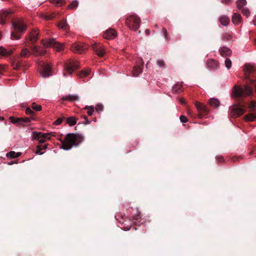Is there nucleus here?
Masks as SVG:
<instances>
[{
	"label": "nucleus",
	"instance_id": "1a4fd4ad",
	"mask_svg": "<svg viewBox=\"0 0 256 256\" xmlns=\"http://www.w3.org/2000/svg\"><path fill=\"white\" fill-rule=\"evenodd\" d=\"M126 24L131 30H136L139 28L140 18L138 17H127Z\"/></svg>",
	"mask_w": 256,
	"mask_h": 256
},
{
	"label": "nucleus",
	"instance_id": "79ce46f5",
	"mask_svg": "<svg viewBox=\"0 0 256 256\" xmlns=\"http://www.w3.org/2000/svg\"><path fill=\"white\" fill-rule=\"evenodd\" d=\"M95 110L98 112H102L104 110V106L101 104H98L96 106Z\"/></svg>",
	"mask_w": 256,
	"mask_h": 256
},
{
	"label": "nucleus",
	"instance_id": "c85d7f7f",
	"mask_svg": "<svg viewBox=\"0 0 256 256\" xmlns=\"http://www.w3.org/2000/svg\"><path fill=\"white\" fill-rule=\"evenodd\" d=\"M172 92L174 94H178L182 92V85L177 84L172 87Z\"/></svg>",
	"mask_w": 256,
	"mask_h": 256
},
{
	"label": "nucleus",
	"instance_id": "20e7f679",
	"mask_svg": "<svg viewBox=\"0 0 256 256\" xmlns=\"http://www.w3.org/2000/svg\"><path fill=\"white\" fill-rule=\"evenodd\" d=\"M50 136H53L52 133H42L40 132H34L32 133L33 139L38 140L40 144L38 145L37 148L36 150V154H42L43 152L42 150L46 149L48 144H43L46 142V140H50Z\"/></svg>",
	"mask_w": 256,
	"mask_h": 256
},
{
	"label": "nucleus",
	"instance_id": "5fc2aeb1",
	"mask_svg": "<svg viewBox=\"0 0 256 256\" xmlns=\"http://www.w3.org/2000/svg\"><path fill=\"white\" fill-rule=\"evenodd\" d=\"M180 102L181 104H184V99H180Z\"/></svg>",
	"mask_w": 256,
	"mask_h": 256
},
{
	"label": "nucleus",
	"instance_id": "13d9d810",
	"mask_svg": "<svg viewBox=\"0 0 256 256\" xmlns=\"http://www.w3.org/2000/svg\"><path fill=\"white\" fill-rule=\"evenodd\" d=\"M46 20H51V18H50V17H46Z\"/></svg>",
	"mask_w": 256,
	"mask_h": 256
},
{
	"label": "nucleus",
	"instance_id": "e2e57ef3",
	"mask_svg": "<svg viewBox=\"0 0 256 256\" xmlns=\"http://www.w3.org/2000/svg\"><path fill=\"white\" fill-rule=\"evenodd\" d=\"M0 120H4V118L3 117H0Z\"/></svg>",
	"mask_w": 256,
	"mask_h": 256
},
{
	"label": "nucleus",
	"instance_id": "f3484780",
	"mask_svg": "<svg viewBox=\"0 0 256 256\" xmlns=\"http://www.w3.org/2000/svg\"><path fill=\"white\" fill-rule=\"evenodd\" d=\"M232 116H240L244 112H245V110H244L243 108L240 107H236L233 108L232 110Z\"/></svg>",
	"mask_w": 256,
	"mask_h": 256
},
{
	"label": "nucleus",
	"instance_id": "680f3d73",
	"mask_svg": "<svg viewBox=\"0 0 256 256\" xmlns=\"http://www.w3.org/2000/svg\"><path fill=\"white\" fill-rule=\"evenodd\" d=\"M154 27L158 28V24H155Z\"/></svg>",
	"mask_w": 256,
	"mask_h": 256
},
{
	"label": "nucleus",
	"instance_id": "8fccbe9b",
	"mask_svg": "<svg viewBox=\"0 0 256 256\" xmlns=\"http://www.w3.org/2000/svg\"><path fill=\"white\" fill-rule=\"evenodd\" d=\"M217 160H218L219 162H222L224 160V158L222 156L218 157Z\"/></svg>",
	"mask_w": 256,
	"mask_h": 256
},
{
	"label": "nucleus",
	"instance_id": "ddd939ff",
	"mask_svg": "<svg viewBox=\"0 0 256 256\" xmlns=\"http://www.w3.org/2000/svg\"><path fill=\"white\" fill-rule=\"evenodd\" d=\"M38 32L36 28H34L25 36V39L30 41V43L34 44L38 41Z\"/></svg>",
	"mask_w": 256,
	"mask_h": 256
},
{
	"label": "nucleus",
	"instance_id": "0eeeda50",
	"mask_svg": "<svg viewBox=\"0 0 256 256\" xmlns=\"http://www.w3.org/2000/svg\"><path fill=\"white\" fill-rule=\"evenodd\" d=\"M41 44L45 48L52 47L57 52H60L64 49V45L60 43H58L54 38H50L48 40H41Z\"/></svg>",
	"mask_w": 256,
	"mask_h": 256
},
{
	"label": "nucleus",
	"instance_id": "864d4df0",
	"mask_svg": "<svg viewBox=\"0 0 256 256\" xmlns=\"http://www.w3.org/2000/svg\"><path fill=\"white\" fill-rule=\"evenodd\" d=\"M4 72V68L0 66V76L2 74V72Z\"/></svg>",
	"mask_w": 256,
	"mask_h": 256
},
{
	"label": "nucleus",
	"instance_id": "bb28decb",
	"mask_svg": "<svg viewBox=\"0 0 256 256\" xmlns=\"http://www.w3.org/2000/svg\"><path fill=\"white\" fill-rule=\"evenodd\" d=\"M50 2L52 3V4L58 6H60L62 4L66 3L65 0H49Z\"/></svg>",
	"mask_w": 256,
	"mask_h": 256
},
{
	"label": "nucleus",
	"instance_id": "a878e982",
	"mask_svg": "<svg viewBox=\"0 0 256 256\" xmlns=\"http://www.w3.org/2000/svg\"><path fill=\"white\" fill-rule=\"evenodd\" d=\"M245 119L248 121H254L256 120V114L251 112L245 116Z\"/></svg>",
	"mask_w": 256,
	"mask_h": 256
},
{
	"label": "nucleus",
	"instance_id": "3c124183",
	"mask_svg": "<svg viewBox=\"0 0 256 256\" xmlns=\"http://www.w3.org/2000/svg\"><path fill=\"white\" fill-rule=\"evenodd\" d=\"M145 33H146L147 36H149L150 34V30L148 29H146V30H145Z\"/></svg>",
	"mask_w": 256,
	"mask_h": 256
},
{
	"label": "nucleus",
	"instance_id": "dca6fc26",
	"mask_svg": "<svg viewBox=\"0 0 256 256\" xmlns=\"http://www.w3.org/2000/svg\"><path fill=\"white\" fill-rule=\"evenodd\" d=\"M31 50H32V54L36 56H44L46 54V50L42 48L35 46L31 47Z\"/></svg>",
	"mask_w": 256,
	"mask_h": 256
},
{
	"label": "nucleus",
	"instance_id": "f257e3e1",
	"mask_svg": "<svg viewBox=\"0 0 256 256\" xmlns=\"http://www.w3.org/2000/svg\"><path fill=\"white\" fill-rule=\"evenodd\" d=\"M253 70L254 68L252 66H250L248 64L245 65V78L247 80V82H246L244 86V87L235 86L233 88V94H234L235 97L241 98L250 96L253 94V90L251 86L249 85H252L254 86L256 92V80L251 79L250 78V75L252 73Z\"/></svg>",
	"mask_w": 256,
	"mask_h": 256
},
{
	"label": "nucleus",
	"instance_id": "72a5a7b5",
	"mask_svg": "<svg viewBox=\"0 0 256 256\" xmlns=\"http://www.w3.org/2000/svg\"><path fill=\"white\" fill-rule=\"evenodd\" d=\"M34 110H36L37 112H40L42 110V107L40 105H38L35 102H33L31 104V107L30 108Z\"/></svg>",
	"mask_w": 256,
	"mask_h": 256
},
{
	"label": "nucleus",
	"instance_id": "4be33fe9",
	"mask_svg": "<svg viewBox=\"0 0 256 256\" xmlns=\"http://www.w3.org/2000/svg\"><path fill=\"white\" fill-rule=\"evenodd\" d=\"M12 52L13 51L12 50H6L0 46V58L10 56Z\"/></svg>",
	"mask_w": 256,
	"mask_h": 256
},
{
	"label": "nucleus",
	"instance_id": "4468645a",
	"mask_svg": "<svg viewBox=\"0 0 256 256\" xmlns=\"http://www.w3.org/2000/svg\"><path fill=\"white\" fill-rule=\"evenodd\" d=\"M92 48L95 53L100 57H102L106 54L105 48L100 44L94 43L92 45Z\"/></svg>",
	"mask_w": 256,
	"mask_h": 256
},
{
	"label": "nucleus",
	"instance_id": "412c9836",
	"mask_svg": "<svg viewBox=\"0 0 256 256\" xmlns=\"http://www.w3.org/2000/svg\"><path fill=\"white\" fill-rule=\"evenodd\" d=\"M220 53L223 57H226L230 56L232 51L227 47H222L220 49Z\"/></svg>",
	"mask_w": 256,
	"mask_h": 256
},
{
	"label": "nucleus",
	"instance_id": "052dcab7",
	"mask_svg": "<svg viewBox=\"0 0 256 256\" xmlns=\"http://www.w3.org/2000/svg\"><path fill=\"white\" fill-rule=\"evenodd\" d=\"M233 16H240L237 14H234Z\"/></svg>",
	"mask_w": 256,
	"mask_h": 256
},
{
	"label": "nucleus",
	"instance_id": "c756f323",
	"mask_svg": "<svg viewBox=\"0 0 256 256\" xmlns=\"http://www.w3.org/2000/svg\"><path fill=\"white\" fill-rule=\"evenodd\" d=\"M236 4L238 9L240 10L245 7L246 4V0H238Z\"/></svg>",
	"mask_w": 256,
	"mask_h": 256
},
{
	"label": "nucleus",
	"instance_id": "393cba45",
	"mask_svg": "<svg viewBox=\"0 0 256 256\" xmlns=\"http://www.w3.org/2000/svg\"><path fill=\"white\" fill-rule=\"evenodd\" d=\"M66 120V124H69L70 126H72L76 123L77 119L74 116H70L64 118Z\"/></svg>",
	"mask_w": 256,
	"mask_h": 256
},
{
	"label": "nucleus",
	"instance_id": "37998d69",
	"mask_svg": "<svg viewBox=\"0 0 256 256\" xmlns=\"http://www.w3.org/2000/svg\"><path fill=\"white\" fill-rule=\"evenodd\" d=\"M157 64L158 66H159L160 67H162L163 68H165L164 62L163 60H158Z\"/></svg>",
	"mask_w": 256,
	"mask_h": 256
},
{
	"label": "nucleus",
	"instance_id": "4d7b16f0",
	"mask_svg": "<svg viewBox=\"0 0 256 256\" xmlns=\"http://www.w3.org/2000/svg\"><path fill=\"white\" fill-rule=\"evenodd\" d=\"M16 158H18V156H20V152H17V153H16Z\"/></svg>",
	"mask_w": 256,
	"mask_h": 256
},
{
	"label": "nucleus",
	"instance_id": "6e6552de",
	"mask_svg": "<svg viewBox=\"0 0 256 256\" xmlns=\"http://www.w3.org/2000/svg\"><path fill=\"white\" fill-rule=\"evenodd\" d=\"M88 46L84 43L80 42L73 43L71 46V50L72 52L76 54H82L86 52Z\"/></svg>",
	"mask_w": 256,
	"mask_h": 256
},
{
	"label": "nucleus",
	"instance_id": "6ab92c4d",
	"mask_svg": "<svg viewBox=\"0 0 256 256\" xmlns=\"http://www.w3.org/2000/svg\"><path fill=\"white\" fill-rule=\"evenodd\" d=\"M207 66L212 70L216 69L219 66V64L214 60H209L207 61Z\"/></svg>",
	"mask_w": 256,
	"mask_h": 256
},
{
	"label": "nucleus",
	"instance_id": "7c9ffc66",
	"mask_svg": "<svg viewBox=\"0 0 256 256\" xmlns=\"http://www.w3.org/2000/svg\"><path fill=\"white\" fill-rule=\"evenodd\" d=\"M90 70H82L81 72H79L78 74V76L80 78H84L88 76V74H90Z\"/></svg>",
	"mask_w": 256,
	"mask_h": 256
},
{
	"label": "nucleus",
	"instance_id": "9b49d317",
	"mask_svg": "<svg viewBox=\"0 0 256 256\" xmlns=\"http://www.w3.org/2000/svg\"><path fill=\"white\" fill-rule=\"evenodd\" d=\"M64 70L72 74L76 70L79 68V63L75 60H70L64 66Z\"/></svg>",
	"mask_w": 256,
	"mask_h": 256
},
{
	"label": "nucleus",
	"instance_id": "aec40b11",
	"mask_svg": "<svg viewBox=\"0 0 256 256\" xmlns=\"http://www.w3.org/2000/svg\"><path fill=\"white\" fill-rule=\"evenodd\" d=\"M80 100L79 96L76 95H67L65 96L62 98V100H67L69 102L78 101Z\"/></svg>",
	"mask_w": 256,
	"mask_h": 256
},
{
	"label": "nucleus",
	"instance_id": "9d476101",
	"mask_svg": "<svg viewBox=\"0 0 256 256\" xmlns=\"http://www.w3.org/2000/svg\"><path fill=\"white\" fill-rule=\"evenodd\" d=\"M38 68L41 76L44 78L50 76L52 74L51 67L48 64H45L43 62H38Z\"/></svg>",
	"mask_w": 256,
	"mask_h": 256
},
{
	"label": "nucleus",
	"instance_id": "bf43d9fd",
	"mask_svg": "<svg viewBox=\"0 0 256 256\" xmlns=\"http://www.w3.org/2000/svg\"><path fill=\"white\" fill-rule=\"evenodd\" d=\"M254 44H255V46H256V38H254Z\"/></svg>",
	"mask_w": 256,
	"mask_h": 256
},
{
	"label": "nucleus",
	"instance_id": "6e6d98bb",
	"mask_svg": "<svg viewBox=\"0 0 256 256\" xmlns=\"http://www.w3.org/2000/svg\"><path fill=\"white\" fill-rule=\"evenodd\" d=\"M253 23L254 25L256 26V18L253 20Z\"/></svg>",
	"mask_w": 256,
	"mask_h": 256
},
{
	"label": "nucleus",
	"instance_id": "58836bf2",
	"mask_svg": "<svg viewBox=\"0 0 256 256\" xmlns=\"http://www.w3.org/2000/svg\"><path fill=\"white\" fill-rule=\"evenodd\" d=\"M224 64L225 66H226V68L229 69L231 67V64H232V62H231L230 58H226V60H225Z\"/></svg>",
	"mask_w": 256,
	"mask_h": 256
},
{
	"label": "nucleus",
	"instance_id": "5701e85b",
	"mask_svg": "<svg viewBox=\"0 0 256 256\" xmlns=\"http://www.w3.org/2000/svg\"><path fill=\"white\" fill-rule=\"evenodd\" d=\"M57 26L66 31H68L69 30V26L67 24L66 20H63L59 22L58 24H57Z\"/></svg>",
	"mask_w": 256,
	"mask_h": 256
},
{
	"label": "nucleus",
	"instance_id": "a211bd4d",
	"mask_svg": "<svg viewBox=\"0 0 256 256\" xmlns=\"http://www.w3.org/2000/svg\"><path fill=\"white\" fill-rule=\"evenodd\" d=\"M142 63L140 62L139 64H136L134 66L133 68V70H132V72H133V75L134 76H136L140 74L142 72Z\"/></svg>",
	"mask_w": 256,
	"mask_h": 256
},
{
	"label": "nucleus",
	"instance_id": "2f4dec72",
	"mask_svg": "<svg viewBox=\"0 0 256 256\" xmlns=\"http://www.w3.org/2000/svg\"><path fill=\"white\" fill-rule=\"evenodd\" d=\"M84 110H87V114L88 116H91L92 115L93 112H94V108L93 106H86L84 108Z\"/></svg>",
	"mask_w": 256,
	"mask_h": 256
},
{
	"label": "nucleus",
	"instance_id": "ea45409f",
	"mask_svg": "<svg viewBox=\"0 0 256 256\" xmlns=\"http://www.w3.org/2000/svg\"><path fill=\"white\" fill-rule=\"evenodd\" d=\"M64 118H65L64 117H62V118H57L56 120L54 122V124H56V125L60 124L62 122V121L64 120Z\"/></svg>",
	"mask_w": 256,
	"mask_h": 256
},
{
	"label": "nucleus",
	"instance_id": "f8f14e48",
	"mask_svg": "<svg viewBox=\"0 0 256 256\" xmlns=\"http://www.w3.org/2000/svg\"><path fill=\"white\" fill-rule=\"evenodd\" d=\"M195 106L197 110H198L200 118H202L208 114L209 110L204 104L196 102Z\"/></svg>",
	"mask_w": 256,
	"mask_h": 256
},
{
	"label": "nucleus",
	"instance_id": "c03bdc74",
	"mask_svg": "<svg viewBox=\"0 0 256 256\" xmlns=\"http://www.w3.org/2000/svg\"><path fill=\"white\" fill-rule=\"evenodd\" d=\"M256 104L254 102H251L250 106H249V108H250L251 111L253 112L254 110V108H256Z\"/></svg>",
	"mask_w": 256,
	"mask_h": 256
},
{
	"label": "nucleus",
	"instance_id": "a18cd8bd",
	"mask_svg": "<svg viewBox=\"0 0 256 256\" xmlns=\"http://www.w3.org/2000/svg\"><path fill=\"white\" fill-rule=\"evenodd\" d=\"M180 120L181 122H188V118L184 116H180Z\"/></svg>",
	"mask_w": 256,
	"mask_h": 256
},
{
	"label": "nucleus",
	"instance_id": "39448f33",
	"mask_svg": "<svg viewBox=\"0 0 256 256\" xmlns=\"http://www.w3.org/2000/svg\"><path fill=\"white\" fill-rule=\"evenodd\" d=\"M31 54L30 52L26 48H24L22 50L20 55H18L14 57V59L12 60V68L14 70H18L22 66V62L20 60V58H28Z\"/></svg>",
	"mask_w": 256,
	"mask_h": 256
},
{
	"label": "nucleus",
	"instance_id": "423d86ee",
	"mask_svg": "<svg viewBox=\"0 0 256 256\" xmlns=\"http://www.w3.org/2000/svg\"><path fill=\"white\" fill-rule=\"evenodd\" d=\"M25 112L26 114H29L31 116L30 117L22 118H15L11 116L10 117V120H11V122L14 124L24 126L26 124L30 122L31 120H34V118L32 115L34 114V112L32 110H31L30 108H27L26 110H25Z\"/></svg>",
	"mask_w": 256,
	"mask_h": 256
},
{
	"label": "nucleus",
	"instance_id": "4c0bfd02",
	"mask_svg": "<svg viewBox=\"0 0 256 256\" xmlns=\"http://www.w3.org/2000/svg\"><path fill=\"white\" fill-rule=\"evenodd\" d=\"M6 156L10 158H16V154L15 152L12 151L7 153Z\"/></svg>",
	"mask_w": 256,
	"mask_h": 256
},
{
	"label": "nucleus",
	"instance_id": "de8ad7c7",
	"mask_svg": "<svg viewBox=\"0 0 256 256\" xmlns=\"http://www.w3.org/2000/svg\"><path fill=\"white\" fill-rule=\"evenodd\" d=\"M3 17L0 18V24H6V20Z\"/></svg>",
	"mask_w": 256,
	"mask_h": 256
},
{
	"label": "nucleus",
	"instance_id": "7ed1b4c3",
	"mask_svg": "<svg viewBox=\"0 0 256 256\" xmlns=\"http://www.w3.org/2000/svg\"><path fill=\"white\" fill-rule=\"evenodd\" d=\"M84 140L82 135L69 133L64 137V139L61 140L62 148L64 150H69L73 146H76L81 143Z\"/></svg>",
	"mask_w": 256,
	"mask_h": 256
},
{
	"label": "nucleus",
	"instance_id": "e433bc0d",
	"mask_svg": "<svg viewBox=\"0 0 256 256\" xmlns=\"http://www.w3.org/2000/svg\"><path fill=\"white\" fill-rule=\"evenodd\" d=\"M240 10H242V14L245 16H248L250 14V12L249 10L246 7L240 9Z\"/></svg>",
	"mask_w": 256,
	"mask_h": 256
},
{
	"label": "nucleus",
	"instance_id": "c9c22d12",
	"mask_svg": "<svg viewBox=\"0 0 256 256\" xmlns=\"http://www.w3.org/2000/svg\"><path fill=\"white\" fill-rule=\"evenodd\" d=\"M241 17H232V22L236 25L240 24L241 22Z\"/></svg>",
	"mask_w": 256,
	"mask_h": 256
},
{
	"label": "nucleus",
	"instance_id": "0e129e2a",
	"mask_svg": "<svg viewBox=\"0 0 256 256\" xmlns=\"http://www.w3.org/2000/svg\"><path fill=\"white\" fill-rule=\"evenodd\" d=\"M188 114H191V112L190 110H188Z\"/></svg>",
	"mask_w": 256,
	"mask_h": 256
},
{
	"label": "nucleus",
	"instance_id": "cd10ccee",
	"mask_svg": "<svg viewBox=\"0 0 256 256\" xmlns=\"http://www.w3.org/2000/svg\"><path fill=\"white\" fill-rule=\"evenodd\" d=\"M219 22L224 26H226L230 22V18L228 17H220Z\"/></svg>",
	"mask_w": 256,
	"mask_h": 256
},
{
	"label": "nucleus",
	"instance_id": "b1692460",
	"mask_svg": "<svg viewBox=\"0 0 256 256\" xmlns=\"http://www.w3.org/2000/svg\"><path fill=\"white\" fill-rule=\"evenodd\" d=\"M208 104L210 106L214 108H216L220 106V102L218 100L214 98L209 100Z\"/></svg>",
	"mask_w": 256,
	"mask_h": 256
},
{
	"label": "nucleus",
	"instance_id": "f704fd0d",
	"mask_svg": "<svg viewBox=\"0 0 256 256\" xmlns=\"http://www.w3.org/2000/svg\"><path fill=\"white\" fill-rule=\"evenodd\" d=\"M140 213H138L136 214L134 216V223L136 224V225L139 226L140 222Z\"/></svg>",
	"mask_w": 256,
	"mask_h": 256
},
{
	"label": "nucleus",
	"instance_id": "2eb2a0df",
	"mask_svg": "<svg viewBox=\"0 0 256 256\" xmlns=\"http://www.w3.org/2000/svg\"><path fill=\"white\" fill-rule=\"evenodd\" d=\"M116 30L112 28H110L104 32L103 38L108 40H112L116 38Z\"/></svg>",
	"mask_w": 256,
	"mask_h": 256
},
{
	"label": "nucleus",
	"instance_id": "473e14b6",
	"mask_svg": "<svg viewBox=\"0 0 256 256\" xmlns=\"http://www.w3.org/2000/svg\"><path fill=\"white\" fill-rule=\"evenodd\" d=\"M78 2L76 0H73L70 4L68 6V9L73 10L78 7Z\"/></svg>",
	"mask_w": 256,
	"mask_h": 256
},
{
	"label": "nucleus",
	"instance_id": "603ef678",
	"mask_svg": "<svg viewBox=\"0 0 256 256\" xmlns=\"http://www.w3.org/2000/svg\"><path fill=\"white\" fill-rule=\"evenodd\" d=\"M231 1V0H222V2L223 3H228L229 2H230Z\"/></svg>",
	"mask_w": 256,
	"mask_h": 256
},
{
	"label": "nucleus",
	"instance_id": "a19ab883",
	"mask_svg": "<svg viewBox=\"0 0 256 256\" xmlns=\"http://www.w3.org/2000/svg\"><path fill=\"white\" fill-rule=\"evenodd\" d=\"M162 32L163 35H164V38L166 40H170V38L168 36V32H166V28H162Z\"/></svg>",
	"mask_w": 256,
	"mask_h": 256
},
{
	"label": "nucleus",
	"instance_id": "49530a36",
	"mask_svg": "<svg viewBox=\"0 0 256 256\" xmlns=\"http://www.w3.org/2000/svg\"><path fill=\"white\" fill-rule=\"evenodd\" d=\"M12 10H4L3 13L0 14L7 16L12 14Z\"/></svg>",
	"mask_w": 256,
	"mask_h": 256
},
{
	"label": "nucleus",
	"instance_id": "09e8293b",
	"mask_svg": "<svg viewBox=\"0 0 256 256\" xmlns=\"http://www.w3.org/2000/svg\"><path fill=\"white\" fill-rule=\"evenodd\" d=\"M84 118L86 120V122H84V124H88L90 123V121L88 120L86 116H84Z\"/></svg>",
	"mask_w": 256,
	"mask_h": 256
},
{
	"label": "nucleus",
	"instance_id": "f03ea898",
	"mask_svg": "<svg viewBox=\"0 0 256 256\" xmlns=\"http://www.w3.org/2000/svg\"><path fill=\"white\" fill-rule=\"evenodd\" d=\"M12 30L11 32L12 40H19L28 28L27 22L22 18L12 20Z\"/></svg>",
	"mask_w": 256,
	"mask_h": 256
}]
</instances>
